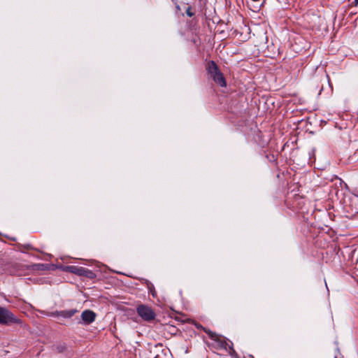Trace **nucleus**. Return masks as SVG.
Masks as SVG:
<instances>
[{"mask_svg":"<svg viewBox=\"0 0 358 358\" xmlns=\"http://www.w3.org/2000/svg\"><path fill=\"white\" fill-rule=\"evenodd\" d=\"M86 268L78 266H67L66 271L80 276H83Z\"/></svg>","mask_w":358,"mask_h":358,"instance_id":"nucleus-6","label":"nucleus"},{"mask_svg":"<svg viewBox=\"0 0 358 358\" xmlns=\"http://www.w3.org/2000/svg\"><path fill=\"white\" fill-rule=\"evenodd\" d=\"M185 12L187 15L189 17H193L195 15V13L192 11V8L191 6H188Z\"/></svg>","mask_w":358,"mask_h":358,"instance_id":"nucleus-10","label":"nucleus"},{"mask_svg":"<svg viewBox=\"0 0 358 358\" xmlns=\"http://www.w3.org/2000/svg\"><path fill=\"white\" fill-rule=\"evenodd\" d=\"M0 324H22V321L8 308L0 306Z\"/></svg>","mask_w":358,"mask_h":358,"instance_id":"nucleus-3","label":"nucleus"},{"mask_svg":"<svg viewBox=\"0 0 358 358\" xmlns=\"http://www.w3.org/2000/svg\"><path fill=\"white\" fill-rule=\"evenodd\" d=\"M206 70L213 81L220 87H226L227 81L217 64L213 60L207 62Z\"/></svg>","mask_w":358,"mask_h":358,"instance_id":"nucleus-1","label":"nucleus"},{"mask_svg":"<svg viewBox=\"0 0 358 358\" xmlns=\"http://www.w3.org/2000/svg\"><path fill=\"white\" fill-rule=\"evenodd\" d=\"M63 349H64V348H59V352H62Z\"/></svg>","mask_w":358,"mask_h":358,"instance_id":"nucleus-16","label":"nucleus"},{"mask_svg":"<svg viewBox=\"0 0 358 358\" xmlns=\"http://www.w3.org/2000/svg\"><path fill=\"white\" fill-rule=\"evenodd\" d=\"M23 247H24V248L27 249V250H29V249L32 250L33 249V247L31 245H29V244L24 245H23Z\"/></svg>","mask_w":358,"mask_h":358,"instance_id":"nucleus-14","label":"nucleus"},{"mask_svg":"<svg viewBox=\"0 0 358 358\" xmlns=\"http://www.w3.org/2000/svg\"><path fill=\"white\" fill-rule=\"evenodd\" d=\"M334 178H335V180H336V183H335V185H337V183L338 182V183H339V185H342V183H343L342 180H341V179H340L339 178H338L337 176H335Z\"/></svg>","mask_w":358,"mask_h":358,"instance_id":"nucleus-13","label":"nucleus"},{"mask_svg":"<svg viewBox=\"0 0 358 358\" xmlns=\"http://www.w3.org/2000/svg\"><path fill=\"white\" fill-rule=\"evenodd\" d=\"M205 332H206V333L208 334L209 337H210L211 339H213V340H215V341H217V338H217V335H216V334H215V333H213V332H212L211 331H205Z\"/></svg>","mask_w":358,"mask_h":358,"instance_id":"nucleus-11","label":"nucleus"},{"mask_svg":"<svg viewBox=\"0 0 358 358\" xmlns=\"http://www.w3.org/2000/svg\"><path fill=\"white\" fill-rule=\"evenodd\" d=\"M145 283L147 286L149 293L151 294L153 297H155L157 296V292L155 289L154 285L148 280H145Z\"/></svg>","mask_w":358,"mask_h":358,"instance_id":"nucleus-7","label":"nucleus"},{"mask_svg":"<svg viewBox=\"0 0 358 358\" xmlns=\"http://www.w3.org/2000/svg\"><path fill=\"white\" fill-rule=\"evenodd\" d=\"M232 345H233V344H232V343L229 344V343H227V341H220V346H221L222 348H225V349H227V348H229V349L231 351H232L233 352H235V351H234V348H233V346H232Z\"/></svg>","mask_w":358,"mask_h":358,"instance_id":"nucleus-9","label":"nucleus"},{"mask_svg":"<svg viewBox=\"0 0 358 358\" xmlns=\"http://www.w3.org/2000/svg\"><path fill=\"white\" fill-rule=\"evenodd\" d=\"M81 318L84 324H90L95 320L96 314L90 310H85L81 314Z\"/></svg>","mask_w":358,"mask_h":358,"instance_id":"nucleus-5","label":"nucleus"},{"mask_svg":"<svg viewBox=\"0 0 358 358\" xmlns=\"http://www.w3.org/2000/svg\"><path fill=\"white\" fill-rule=\"evenodd\" d=\"M83 276L86 277L89 279H94L96 277V275L95 274L94 272L86 268Z\"/></svg>","mask_w":358,"mask_h":358,"instance_id":"nucleus-8","label":"nucleus"},{"mask_svg":"<svg viewBox=\"0 0 358 358\" xmlns=\"http://www.w3.org/2000/svg\"><path fill=\"white\" fill-rule=\"evenodd\" d=\"M354 3L355 6H357L358 4V0H354Z\"/></svg>","mask_w":358,"mask_h":358,"instance_id":"nucleus-15","label":"nucleus"},{"mask_svg":"<svg viewBox=\"0 0 358 358\" xmlns=\"http://www.w3.org/2000/svg\"><path fill=\"white\" fill-rule=\"evenodd\" d=\"M40 313L50 317H62L64 318H71L75 315L76 313H77V310L70 309L60 311L56 310L50 313H45V311L41 310Z\"/></svg>","mask_w":358,"mask_h":358,"instance_id":"nucleus-4","label":"nucleus"},{"mask_svg":"<svg viewBox=\"0 0 358 358\" xmlns=\"http://www.w3.org/2000/svg\"><path fill=\"white\" fill-rule=\"evenodd\" d=\"M34 267L37 268L38 270H43L45 265L44 264H37L34 265Z\"/></svg>","mask_w":358,"mask_h":358,"instance_id":"nucleus-12","label":"nucleus"},{"mask_svg":"<svg viewBox=\"0 0 358 358\" xmlns=\"http://www.w3.org/2000/svg\"><path fill=\"white\" fill-rule=\"evenodd\" d=\"M335 358H337V357H335Z\"/></svg>","mask_w":358,"mask_h":358,"instance_id":"nucleus-17","label":"nucleus"},{"mask_svg":"<svg viewBox=\"0 0 358 358\" xmlns=\"http://www.w3.org/2000/svg\"><path fill=\"white\" fill-rule=\"evenodd\" d=\"M136 311L144 322H152L156 318L157 315L155 310L149 305L140 303L136 306Z\"/></svg>","mask_w":358,"mask_h":358,"instance_id":"nucleus-2","label":"nucleus"}]
</instances>
